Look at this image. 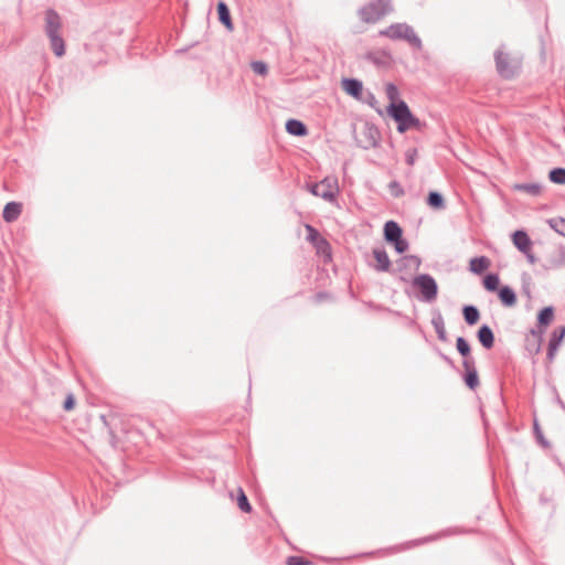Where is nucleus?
<instances>
[{"label": "nucleus", "mask_w": 565, "mask_h": 565, "mask_svg": "<svg viewBox=\"0 0 565 565\" xmlns=\"http://www.w3.org/2000/svg\"><path fill=\"white\" fill-rule=\"evenodd\" d=\"M387 114L397 122V131L404 134L409 129L422 130L423 122L415 117L404 100H399L398 105L390 104Z\"/></svg>", "instance_id": "1"}, {"label": "nucleus", "mask_w": 565, "mask_h": 565, "mask_svg": "<svg viewBox=\"0 0 565 565\" xmlns=\"http://www.w3.org/2000/svg\"><path fill=\"white\" fill-rule=\"evenodd\" d=\"M61 26L62 21L60 14L53 9H47L45 11V33L50 39L54 54L58 57L65 54L64 40L60 35Z\"/></svg>", "instance_id": "2"}, {"label": "nucleus", "mask_w": 565, "mask_h": 565, "mask_svg": "<svg viewBox=\"0 0 565 565\" xmlns=\"http://www.w3.org/2000/svg\"><path fill=\"white\" fill-rule=\"evenodd\" d=\"M379 34L395 41L404 40L412 46L418 50L422 49V40L417 36L414 29L407 23H393L388 28L381 30Z\"/></svg>", "instance_id": "3"}, {"label": "nucleus", "mask_w": 565, "mask_h": 565, "mask_svg": "<svg viewBox=\"0 0 565 565\" xmlns=\"http://www.w3.org/2000/svg\"><path fill=\"white\" fill-rule=\"evenodd\" d=\"M392 11L391 0H375L362 7L359 15L365 23H375Z\"/></svg>", "instance_id": "4"}, {"label": "nucleus", "mask_w": 565, "mask_h": 565, "mask_svg": "<svg viewBox=\"0 0 565 565\" xmlns=\"http://www.w3.org/2000/svg\"><path fill=\"white\" fill-rule=\"evenodd\" d=\"M308 190L316 196L322 198L328 202H334L339 193L338 179L335 177H326L318 183L309 184Z\"/></svg>", "instance_id": "5"}, {"label": "nucleus", "mask_w": 565, "mask_h": 565, "mask_svg": "<svg viewBox=\"0 0 565 565\" xmlns=\"http://www.w3.org/2000/svg\"><path fill=\"white\" fill-rule=\"evenodd\" d=\"M413 286L420 291L424 301L431 302L437 298L438 286L430 275L420 274L416 276L413 279Z\"/></svg>", "instance_id": "6"}, {"label": "nucleus", "mask_w": 565, "mask_h": 565, "mask_svg": "<svg viewBox=\"0 0 565 565\" xmlns=\"http://www.w3.org/2000/svg\"><path fill=\"white\" fill-rule=\"evenodd\" d=\"M495 66L498 73L504 78H511L515 75L519 65L513 63L509 55L504 53L501 49L497 50L494 53Z\"/></svg>", "instance_id": "7"}, {"label": "nucleus", "mask_w": 565, "mask_h": 565, "mask_svg": "<svg viewBox=\"0 0 565 565\" xmlns=\"http://www.w3.org/2000/svg\"><path fill=\"white\" fill-rule=\"evenodd\" d=\"M342 89L356 100H362L363 84L356 78H343L341 81Z\"/></svg>", "instance_id": "8"}, {"label": "nucleus", "mask_w": 565, "mask_h": 565, "mask_svg": "<svg viewBox=\"0 0 565 565\" xmlns=\"http://www.w3.org/2000/svg\"><path fill=\"white\" fill-rule=\"evenodd\" d=\"M462 366L466 370L465 382L468 387L475 390L479 385V377L472 359H465Z\"/></svg>", "instance_id": "9"}, {"label": "nucleus", "mask_w": 565, "mask_h": 565, "mask_svg": "<svg viewBox=\"0 0 565 565\" xmlns=\"http://www.w3.org/2000/svg\"><path fill=\"white\" fill-rule=\"evenodd\" d=\"M373 256L376 260L374 269L377 271H388L391 268V260L384 248L377 247L373 249Z\"/></svg>", "instance_id": "10"}, {"label": "nucleus", "mask_w": 565, "mask_h": 565, "mask_svg": "<svg viewBox=\"0 0 565 565\" xmlns=\"http://www.w3.org/2000/svg\"><path fill=\"white\" fill-rule=\"evenodd\" d=\"M512 241L514 246L523 254L530 252L532 242L524 231H515L512 235Z\"/></svg>", "instance_id": "11"}, {"label": "nucleus", "mask_w": 565, "mask_h": 565, "mask_svg": "<svg viewBox=\"0 0 565 565\" xmlns=\"http://www.w3.org/2000/svg\"><path fill=\"white\" fill-rule=\"evenodd\" d=\"M22 212V204L19 202H9L4 205L2 217L7 223L17 221Z\"/></svg>", "instance_id": "12"}, {"label": "nucleus", "mask_w": 565, "mask_h": 565, "mask_svg": "<svg viewBox=\"0 0 565 565\" xmlns=\"http://www.w3.org/2000/svg\"><path fill=\"white\" fill-rule=\"evenodd\" d=\"M477 337L484 349H491L493 347L494 334L489 326L483 324L480 327Z\"/></svg>", "instance_id": "13"}, {"label": "nucleus", "mask_w": 565, "mask_h": 565, "mask_svg": "<svg viewBox=\"0 0 565 565\" xmlns=\"http://www.w3.org/2000/svg\"><path fill=\"white\" fill-rule=\"evenodd\" d=\"M402 236L401 226L394 221H387L384 225V237L388 243L397 241Z\"/></svg>", "instance_id": "14"}, {"label": "nucleus", "mask_w": 565, "mask_h": 565, "mask_svg": "<svg viewBox=\"0 0 565 565\" xmlns=\"http://www.w3.org/2000/svg\"><path fill=\"white\" fill-rule=\"evenodd\" d=\"M286 130L288 134L297 137H302L307 135V127L303 122L297 119H289L286 122Z\"/></svg>", "instance_id": "15"}, {"label": "nucleus", "mask_w": 565, "mask_h": 565, "mask_svg": "<svg viewBox=\"0 0 565 565\" xmlns=\"http://www.w3.org/2000/svg\"><path fill=\"white\" fill-rule=\"evenodd\" d=\"M489 266L490 260L486 256L471 258L469 263V269L475 274H482Z\"/></svg>", "instance_id": "16"}, {"label": "nucleus", "mask_w": 565, "mask_h": 565, "mask_svg": "<svg viewBox=\"0 0 565 565\" xmlns=\"http://www.w3.org/2000/svg\"><path fill=\"white\" fill-rule=\"evenodd\" d=\"M499 298L507 307H513L516 303V296L512 288L508 286L501 287L499 290Z\"/></svg>", "instance_id": "17"}, {"label": "nucleus", "mask_w": 565, "mask_h": 565, "mask_svg": "<svg viewBox=\"0 0 565 565\" xmlns=\"http://www.w3.org/2000/svg\"><path fill=\"white\" fill-rule=\"evenodd\" d=\"M431 324L437 333V337L440 341L445 342L447 341V333H446V328H445V321H444V318L440 313H437L433 319H431Z\"/></svg>", "instance_id": "18"}, {"label": "nucleus", "mask_w": 565, "mask_h": 565, "mask_svg": "<svg viewBox=\"0 0 565 565\" xmlns=\"http://www.w3.org/2000/svg\"><path fill=\"white\" fill-rule=\"evenodd\" d=\"M217 13H218L220 21L228 30H232L233 25H232V20H231V15H230V10H228L227 6L223 1L217 3Z\"/></svg>", "instance_id": "19"}, {"label": "nucleus", "mask_w": 565, "mask_h": 565, "mask_svg": "<svg viewBox=\"0 0 565 565\" xmlns=\"http://www.w3.org/2000/svg\"><path fill=\"white\" fill-rule=\"evenodd\" d=\"M465 321L469 324H476L480 319V313L475 306H465L462 309Z\"/></svg>", "instance_id": "20"}, {"label": "nucleus", "mask_w": 565, "mask_h": 565, "mask_svg": "<svg viewBox=\"0 0 565 565\" xmlns=\"http://www.w3.org/2000/svg\"><path fill=\"white\" fill-rule=\"evenodd\" d=\"M514 189L518 190V191H522V192H526L531 195H540L541 192H542V185L539 184V183H521V184H515L514 185Z\"/></svg>", "instance_id": "21"}, {"label": "nucleus", "mask_w": 565, "mask_h": 565, "mask_svg": "<svg viewBox=\"0 0 565 565\" xmlns=\"http://www.w3.org/2000/svg\"><path fill=\"white\" fill-rule=\"evenodd\" d=\"M427 203L429 206H431L433 209H436V210L445 209V201H444L443 195L435 191H431L428 194Z\"/></svg>", "instance_id": "22"}, {"label": "nucleus", "mask_w": 565, "mask_h": 565, "mask_svg": "<svg viewBox=\"0 0 565 565\" xmlns=\"http://www.w3.org/2000/svg\"><path fill=\"white\" fill-rule=\"evenodd\" d=\"M385 94L390 104L398 105L399 99V90L397 86L393 83H387L385 85Z\"/></svg>", "instance_id": "23"}, {"label": "nucleus", "mask_w": 565, "mask_h": 565, "mask_svg": "<svg viewBox=\"0 0 565 565\" xmlns=\"http://www.w3.org/2000/svg\"><path fill=\"white\" fill-rule=\"evenodd\" d=\"M554 317V311L552 307H545L542 309L537 316V320L540 326L546 327L548 326Z\"/></svg>", "instance_id": "24"}, {"label": "nucleus", "mask_w": 565, "mask_h": 565, "mask_svg": "<svg viewBox=\"0 0 565 565\" xmlns=\"http://www.w3.org/2000/svg\"><path fill=\"white\" fill-rule=\"evenodd\" d=\"M550 180L556 184H565V169L564 168H555L550 171Z\"/></svg>", "instance_id": "25"}, {"label": "nucleus", "mask_w": 565, "mask_h": 565, "mask_svg": "<svg viewBox=\"0 0 565 565\" xmlns=\"http://www.w3.org/2000/svg\"><path fill=\"white\" fill-rule=\"evenodd\" d=\"M499 276L495 275V274H489L486 276V278L483 279V285H484V288L489 291H494L497 290L498 286H499Z\"/></svg>", "instance_id": "26"}, {"label": "nucleus", "mask_w": 565, "mask_h": 565, "mask_svg": "<svg viewBox=\"0 0 565 565\" xmlns=\"http://www.w3.org/2000/svg\"><path fill=\"white\" fill-rule=\"evenodd\" d=\"M564 337H565V327L564 326L557 327L552 333V337L550 339V344H554L555 347L558 348L561 342L563 341Z\"/></svg>", "instance_id": "27"}, {"label": "nucleus", "mask_w": 565, "mask_h": 565, "mask_svg": "<svg viewBox=\"0 0 565 565\" xmlns=\"http://www.w3.org/2000/svg\"><path fill=\"white\" fill-rule=\"evenodd\" d=\"M456 347H457L458 352L462 356H465L466 359H470L469 358L470 345H469V343L467 342V340L465 338H462V337L457 338Z\"/></svg>", "instance_id": "28"}, {"label": "nucleus", "mask_w": 565, "mask_h": 565, "mask_svg": "<svg viewBox=\"0 0 565 565\" xmlns=\"http://www.w3.org/2000/svg\"><path fill=\"white\" fill-rule=\"evenodd\" d=\"M237 504H238V508L244 512H250V510H252L248 499L245 495V493L243 492V490H239V495L237 498Z\"/></svg>", "instance_id": "29"}, {"label": "nucleus", "mask_w": 565, "mask_h": 565, "mask_svg": "<svg viewBox=\"0 0 565 565\" xmlns=\"http://www.w3.org/2000/svg\"><path fill=\"white\" fill-rule=\"evenodd\" d=\"M550 225L561 235L565 236V218H554L550 221Z\"/></svg>", "instance_id": "30"}, {"label": "nucleus", "mask_w": 565, "mask_h": 565, "mask_svg": "<svg viewBox=\"0 0 565 565\" xmlns=\"http://www.w3.org/2000/svg\"><path fill=\"white\" fill-rule=\"evenodd\" d=\"M252 70L258 75H266L268 72L267 65L262 61H256L252 63Z\"/></svg>", "instance_id": "31"}, {"label": "nucleus", "mask_w": 565, "mask_h": 565, "mask_svg": "<svg viewBox=\"0 0 565 565\" xmlns=\"http://www.w3.org/2000/svg\"><path fill=\"white\" fill-rule=\"evenodd\" d=\"M388 188H390V191H391L393 196L399 198V196L404 195V190H403L402 185L397 181H392L388 184Z\"/></svg>", "instance_id": "32"}, {"label": "nucleus", "mask_w": 565, "mask_h": 565, "mask_svg": "<svg viewBox=\"0 0 565 565\" xmlns=\"http://www.w3.org/2000/svg\"><path fill=\"white\" fill-rule=\"evenodd\" d=\"M392 244H394V247L397 253L402 254L408 248V243L402 236L397 241H393Z\"/></svg>", "instance_id": "33"}, {"label": "nucleus", "mask_w": 565, "mask_h": 565, "mask_svg": "<svg viewBox=\"0 0 565 565\" xmlns=\"http://www.w3.org/2000/svg\"><path fill=\"white\" fill-rule=\"evenodd\" d=\"M361 102L369 104L373 108H375L377 104L375 95L371 92H367L365 96L362 95Z\"/></svg>", "instance_id": "34"}, {"label": "nucleus", "mask_w": 565, "mask_h": 565, "mask_svg": "<svg viewBox=\"0 0 565 565\" xmlns=\"http://www.w3.org/2000/svg\"><path fill=\"white\" fill-rule=\"evenodd\" d=\"M417 158V150L416 149H408L405 154V159L407 164L413 166Z\"/></svg>", "instance_id": "35"}, {"label": "nucleus", "mask_w": 565, "mask_h": 565, "mask_svg": "<svg viewBox=\"0 0 565 565\" xmlns=\"http://www.w3.org/2000/svg\"><path fill=\"white\" fill-rule=\"evenodd\" d=\"M63 407L66 412H70L75 407V398L73 394H68L66 396Z\"/></svg>", "instance_id": "36"}, {"label": "nucleus", "mask_w": 565, "mask_h": 565, "mask_svg": "<svg viewBox=\"0 0 565 565\" xmlns=\"http://www.w3.org/2000/svg\"><path fill=\"white\" fill-rule=\"evenodd\" d=\"M306 563L301 557L298 556H290L287 559V565H305Z\"/></svg>", "instance_id": "37"}, {"label": "nucleus", "mask_w": 565, "mask_h": 565, "mask_svg": "<svg viewBox=\"0 0 565 565\" xmlns=\"http://www.w3.org/2000/svg\"><path fill=\"white\" fill-rule=\"evenodd\" d=\"M557 349H558V348H557V347H555L554 344H550V343H548L547 356H548V359H550V360H553V359H554V355H555V353H556Z\"/></svg>", "instance_id": "38"}, {"label": "nucleus", "mask_w": 565, "mask_h": 565, "mask_svg": "<svg viewBox=\"0 0 565 565\" xmlns=\"http://www.w3.org/2000/svg\"><path fill=\"white\" fill-rule=\"evenodd\" d=\"M406 260H408L412 265H414L416 268L419 267L420 265V260L419 258H417L416 256H408L405 258Z\"/></svg>", "instance_id": "39"}, {"label": "nucleus", "mask_w": 565, "mask_h": 565, "mask_svg": "<svg viewBox=\"0 0 565 565\" xmlns=\"http://www.w3.org/2000/svg\"><path fill=\"white\" fill-rule=\"evenodd\" d=\"M524 255L526 256V258H527V260H529V263H530V264H535L536 258H535V256L531 253V250H530V252H527V254H524Z\"/></svg>", "instance_id": "40"}, {"label": "nucleus", "mask_w": 565, "mask_h": 565, "mask_svg": "<svg viewBox=\"0 0 565 565\" xmlns=\"http://www.w3.org/2000/svg\"><path fill=\"white\" fill-rule=\"evenodd\" d=\"M307 230L309 232V236L312 238L315 237V235H317V232L315 231V228L310 225H307Z\"/></svg>", "instance_id": "41"}]
</instances>
